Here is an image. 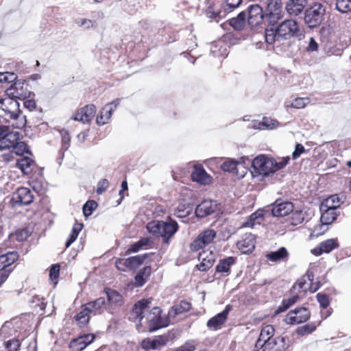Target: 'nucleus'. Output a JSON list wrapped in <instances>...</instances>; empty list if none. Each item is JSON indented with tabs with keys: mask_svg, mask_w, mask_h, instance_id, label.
<instances>
[{
	"mask_svg": "<svg viewBox=\"0 0 351 351\" xmlns=\"http://www.w3.org/2000/svg\"><path fill=\"white\" fill-rule=\"evenodd\" d=\"M12 199L19 204L28 205L33 202L34 196L30 189L21 187L17 190Z\"/></svg>",
	"mask_w": 351,
	"mask_h": 351,
	"instance_id": "21",
	"label": "nucleus"
},
{
	"mask_svg": "<svg viewBox=\"0 0 351 351\" xmlns=\"http://www.w3.org/2000/svg\"><path fill=\"white\" fill-rule=\"evenodd\" d=\"M5 135L0 141V151L12 148L19 139L21 134L18 131H11L10 125H8L5 130Z\"/></svg>",
	"mask_w": 351,
	"mask_h": 351,
	"instance_id": "14",
	"label": "nucleus"
},
{
	"mask_svg": "<svg viewBox=\"0 0 351 351\" xmlns=\"http://www.w3.org/2000/svg\"><path fill=\"white\" fill-rule=\"evenodd\" d=\"M234 263V258L232 256L221 260L216 267L218 272H228L230 267Z\"/></svg>",
	"mask_w": 351,
	"mask_h": 351,
	"instance_id": "43",
	"label": "nucleus"
},
{
	"mask_svg": "<svg viewBox=\"0 0 351 351\" xmlns=\"http://www.w3.org/2000/svg\"><path fill=\"white\" fill-rule=\"evenodd\" d=\"M246 14L244 12H240L237 17L232 18L229 21V24L235 30H242L245 25Z\"/></svg>",
	"mask_w": 351,
	"mask_h": 351,
	"instance_id": "38",
	"label": "nucleus"
},
{
	"mask_svg": "<svg viewBox=\"0 0 351 351\" xmlns=\"http://www.w3.org/2000/svg\"><path fill=\"white\" fill-rule=\"evenodd\" d=\"M337 208L325 207L324 209H321L322 214L321 216V221L322 223L327 225L332 223L337 217L336 213Z\"/></svg>",
	"mask_w": 351,
	"mask_h": 351,
	"instance_id": "33",
	"label": "nucleus"
},
{
	"mask_svg": "<svg viewBox=\"0 0 351 351\" xmlns=\"http://www.w3.org/2000/svg\"><path fill=\"white\" fill-rule=\"evenodd\" d=\"M266 256L270 261L278 262L287 259L289 256V252L285 247H281L277 251L267 254Z\"/></svg>",
	"mask_w": 351,
	"mask_h": 351,
	"instance_id": "37",
	"label": "nucleus"
},
{
	"mask_svg": "<svg viewBox=\"0 0 351 351\" xmlns=\"http://www.w3.org/2000/svg\"><path fill=\"white\" fill-rule=\"evenodd\" d=\"M82 225L79 223H75L72 229L71 234H69V237L66 241L65 246L66 247H69L77 238L80 231L82 230Z\"/></svg>",
	"mask_w": 351,
	"mask_h": 351,
	"instance_id": "53",
	"label": "nucleus"
},
{
	"mask_svg": "<svg viewBox=\"0 0 351 351\" xmlns=\"http://www.w3.org/2000/svg\"><path fill=\"white\" fill-rule=\"evenodd\" d=\"M152 302V298L143 299L136 303L132 309V315L141 322L142 319L145 317V314L150 308V304Z\"/></svg>",
	"mask_w": 351,
	"mask_h": 351,
	"instance_id": "20",
	"label": "nucleus"
},
{
	"mask_svg": "<svg viewBox=\"0 0 351 351\" xmlns=\"http://www.w3.org/2000/svg\"><path fill=\"white\" fill-rule=\"evenodd\" d=\"M178 225L176 221H169L154 220L149 222L147 229L149 232L154 235L163 238L165 243H168L169 239L177 232Z\"/></svg>",
	"mask_w": 351,
	"mask_h": 351,
	"instance_id": "1",
	"label": "nucleus"
},
{
	"mask_svg": "<svg viewBox=\"0 0 351 351\" xmlns=\"http://www.w3.org/2000/svg\"><path fill=\"white\" fill-rule=\"evenodd\" d=\"M191 308V304L186 301L182 300L178 304L172 306L168 312L169 318L173 319L177 315L187 312Z\"/></svg>",
	"mask_w": 351,
	"mask_h": 351,
	"instance_id": "29",
	"label": "nucleus"
},
{
	"mask_svg": "<svg viewBox=\"0 0 351 351\" xmlns=\"http://www.w3.org/2000/svg\"><path fill=\"white\" fill-rule=\"evenodd\" d=\"M147 257V254H145L143 255H137L134 256H132L128 258L130 265V269H135L138 267L141 264L143 263L145 259Z\"/></svg>",
	"mask_w": 351,
	"mask_h": 351,
	"instance_id": "50",
	"label": "nucleus"
},
{
	"mask_svg": "<svg viewBox=\"0 0 351 351\" xmlns=\"http://www.w3.org/2000/svg\"><path fill=\"white\" fill-rule=\"evenodd\" d=\"M20 346V341L16 339H12L5 342V347L7 351H19Z\"/></svg>",
	"mask_w": 351,
	"mask_h": 351,
	"instance_id": "61",
	"label": "nucleus"
},
{
	"mask_svg": "<svg viewBox=\"0 0 351 351\" xmlns=\"http://www.w3.org/2000/svg\"><path fill=\"white\" fill-rule=\"evenodd\" d=\"M339 247L337 239H330L322 242L319 246L311 250L312 254L315 256H319L323 253H330L333 250Z\"/></svg>",
	"mask_w": 351,
	"mask_h": 351,
	"instance_id": "22",
	"label": "nucleus"
},
{
	"mask_svg": "<svg viewBox=\"0 0 351 351\" xmlns=\"http://www.w3.org/2000/svg\"><path fill=\"white\" fill-rule=\"evenodd\" d=\"M60 266L59 264L52 265L49 269V278L55 285L57 284V280L59 277Z\"/></svg>",
	"mask_w": 351,
	"mask_h": 351,
	"instance_id": "60",
	"label": "nucleus"
},
{
	"mask_svg": "<svg viewBox=\"0 0 351 351\" xmlns=\"http://www.w3.org/2000/svg\"><path fill=\"white\" fill-rule=\"evenodd\" d=\"M192 180L200 184H208L211 182L212 178L206 173L202 166L195 165L191 173Z\"/></svg>",
	"mask_w": 351,
	"mask_h": 351,
	"instance_id": "23",
	"label": "nucleus"
},
{
	"mask_svg": "<svg viewBox=\"0 0 351 351\" xmlns=\"http://www.w3.org/2000/svg\"><path fill=\"white\" fill-rule=\"evenodd\" d=\"M310 317V312L306 308H298L288 313L285 322L288 324L295 325L306 322Z\"/></svg>",
	"mask_w": 351,
	"mask_h": 351,
	"instance_id": "9",
	"label": "nucleus"
},
{
	"mask_svg": "<svg viewBox=\"0 0 351 351\" xmlns=\"http://www.w3.org/2000/svg\"><path fill=\"white\" fill-rule=\"evenodd\" d=\"M17 167L24 174H29L33 169L34 161L29 156H23L17 160Z\"/></svg>",
	"mask_w": 351,
	"mask_h": 351,
	"instance_id": "32",
	"label": "nucleus"
},
{
	"mask_svg": "<svg viewBox=\"0 0 351 351\" xmlns=\"http://www.w3.org/2000/svg\"><path fill=\"white\" fill-rule=\"evenodd\" d=\"M215 237L216 232L214 230L206 229L191 243L190 248L192 251H198L212 243Z\"/></svg>",
	"mask_w": 351,
	"mask_h": 351,
	"instance_id": "5",
	"label": "nucleus"
},
{
	"mask_svg": "<svg viewBox=\"0 0 351 351\" xmlns=\"http://www.w3.org/2000/svg\"><path fill=\"white\" fill-rule=\"evenodd\" d=\"M239 165L240 163L234 160L227 159L221 164V168L224 171L234 173Z\"/></svg>",
	"mask_w": 351,
	"mask_h": 351,
	"instance_id": "55",
	"label": "nucleus"
},
{
	"mask_svg": "<svg viewBox=\"0 0 351 351\" xmlns=\"http://www.w3.org/2000/svg\"><path fill=\"white\" fill-rule=\"evenodd\" d=\"M106 293L109 303L114 306H120L123 303V297L117 291L107 289Z\"/></svg>",
	"mask_w": 351,
	"mask_h": 351,
	"instance_id": "40",
	"label": "nucleus"
},
{
	"mask_svg": "<svg viewBox=\"0 0 351 351\" xmlns=\"http://www.w3.org/2000/svg\"><path fill=\"white\" fill-rule=\"evenodd\" d=\"M326 7L320 3H315L307 8L304 14V22L311 28L317 27L324 19Z\"/></svg>",
	"mask_w": 351,
	"mask_h": 351,
	"instance_id": "2",
	"label": "nucleus"
},
{
	"mask_svg": "<svg viewBox=\"0 0 351 351\" xmlns=\"http://www.w3.org/2000/svg\"><path fill=\"white\" fill-rule=\"evenodd\" d=\"M230 308L231 307L228 305L222 312L208 319L206 324L207 327L212 330L220 329L227 320Z\"/></svg>",
	"mask_w": 351,
	"mask_h": 351,
	"instance_id": "15",
	"label": "nucleus"
},
{
	"mask_svg": "<svg viewBox=\"0 0 351 351\" xmlns=\"http://www.w3.org/2000/svg\"><path fill=\"white\" fill-rule=\"evenodd\" d=\"M199 261L201 263L197 265V267L200 271H207L214 264L215 261V256L212 252H202L199 253Z\"/></svg>",
	"mask_w": 351,
	"mask_h": 351,
	"instance_id": "25",
	"label": "nucleus"
},
{
	"mask_svg": "<svg viewBox=\"0 0 351 351\" xmlns=\"http://www.w3.org/2000/svg\"><path fill=\"white\" fill-rule=\"evenodd\" d=\"M310 102L311 99L308 97H296L291 102H285V108L287 110L289 108L302 109L305 108Z\"/></svg>",
	"mask_w": 351,
	"mask_h": 351,
	"instance_id": "34",
	"label": "nucleus"
},
{
	"mask_svg": "<svg viewBox=\"0 0 351 351\" xmlns=\"http://www.w3.org/2000/svg\"><path fill=\"white\" fill-rule=\"evenodd\" d=\"M91 315H93L91 309L88 307L86 304L83 306L82 311L75 315V320L80 326H84L88 322Z\"/></svg>",
	"mask_w": 351,
	"mask_h": 351,
	"instance_id": "39",
	"label": "nucleus"
},
{
	"mask_svg": "<svg viewBox=\"0 0 351 351\" xmlns=\"http://www.w3.org/2000/svg\"><path fill=\"white\" fill-rule=\"evenodd\" d=\"M168 341L169 338L165 335L156 336L154 339L146 338L142 341L141 346L145 350H160Z\"/></svg>",
	"mask_w": 351,
	"mask_h": 351,
	"instance_id": "16",
	"label": "nucleus"
},
{
	"mask_svg": "<svg viewBox=\"0 0 351 351\" xmlns=\"http://www.w3.org/2000/svg\"><path fill=\"white\" fill-rule=\"evenodd\" d=\"M106 301L104 298H99L93 302L87 303L88 307L91 309L93 315L101 313L105 308Z\"/></svg>",
	"mask_w": 351,
	"mask_h": 351,
	"instance_id": "41",
	"label": "nucleus"
},
{
	"mask_svg": "<svg viewBox=\"0 0 351 351\" xmlns=\"http://www.w3.org/2000/svg\"><path fill=\"white\" fill-rule=\"evenodd\" d=\"M274 332L275 329L273 326L267 325L264 326L261 331L259 337L256 343H258V346H260V343H262L263 341H268L269 340L274 339L275 338L273 337Z\"/></svg>",
	"mask_w": 351,
	"mask_h": 351,
	"instance_id": "35",
	"label": "nucleus"
},
{
	"mask_svg": "<svg viewBox=\"0 0 351 351\" xmlns=\"http://www.w3.org/2000/svg\"><path fill=\"white\" fill-rule=\"evenodd\" d=\"M150 239L147 237L142 238L138 241L136 242L133 244L130 248H129L127 251L128 253H134L138 252L143 247L147 246L151 243Z\"/></svg>",
	"mask_w": 351,
	"mask_h": 351,
	"instance_id": "46",
	"label": "nucleus"
},
{
	"mask_svg": "<svg viewBox=\"0 0 351 351\" xmlns=\"http://www.w3.org/2000/svg\"><path fill=\"white\" fill-rule=\"evenodd\" d=\"M273 162L271 158H266L264 156H257L252 163V173L263 176L274 173Z\"/></svg>",
	"mask_w": 351,
	"mask_h": 351,
	"instance_id": "4",
	"label": "nucleus"
},
{
	"mask_svg": "<svg viewBox=\"0 0 351 351\" xmlns=\"http://www.w3.org/2000/svg\"><path fill=\"white\" fill-rule=\"evenodd\" d=\"M17 76L14 72H0V82L1 83L14 82Z\"/></svg>",
	"mask_w": 351,
	"mask_h": 351,
	"instance_id": "58",
	"label": "nucleus"
},
{
	"mask_svg": "<svg viewBox=\"0 0 351 351\" xmlns=\"http://www.w3.org/2000/svg\"><path fill=\"white\" fill-rule=\"evenodd\" d=\"M267 214V213L263 210H258L248 217L242 226L253 228L256 225H261L264 221L265 215Z\"/></svg>",
	"mask_w": 351,
	"mask_h": 351,
	"instance_id": "28",
	"label": "nucleus"
},
{
	"mask_svg": "<svg viewBox=\"0 0 351 351\" xmlns=\"http://www.w3.org/2000/svg\"><path fill=\"white\" fill-rule=\"evenodd\" d=\"M336 9L341 13L351 12V0H336Z\"/></svg>",
	"mask_w": 351,
	"mask_h": 351,
	"instance_id": "52",
	"label": "nucleus"
},
{
	"mask_svg": "<svg viewBox=\"0 0 351 351\" xmlns=\"http://www.w3.org/2000/svg\"><path fill=\"white\" fill-rule=\"evenodd\" d=\"M18 323L19 320L5 322L0 329V335L3 337L11 335L12 330L13 329L14 325L17 324Z\"/></svg>",
	"mask_w": 351,
	"mask_h": 351,
	"instance_id": "51",
	"label": "nucleus"
},
{
	"mask_svg": "<svg viewBox=\"0 0 351 351\" xmlns=\"http://www.w3.org/2000/svg\"><path fill=\"white\" fill-rule=\"evenodd\" d=\"M151 267H145L136 275L134 284L136 287H142L147 281L151 274Z\"/></svg>",
	"mask_w": 351,
	"mask_h": 351,
	"instance_id": "36",
	"label": "nucleus"
},
{
	"mask_svg": "<svg viewBox=\"0 0 351 351\" xmlns=\"http://www.w3.org/2000/svg\"><path fill=\"white\" fill-rule=\"evenodd\" d=\"M146 320L150 332L167 327L171 322L169 317L167 318L161 317V310L158 307L152 308L151 311L147 315Z\"/></svg>",
	"mask_w": 351,
	"mask_h": 351,
	"instance_id": "3",
	"label": "nucleus"
},
{
	"mask_svg": "<svg viewBox=\"0 0 351 351\" xmlns=\"http://www.w3.org/2000/svg\"><path fill=\"white\" fill-rule=\"evenodd\" d=\"M316 325L313 323L307 324L300 326L297 328V333L300 335L304 336L311 334L316 329Z\"/></svg>",
	"mask_w": 351,
	"mask_h": 351,
	"instance_id": "57",
	"label": "nucleus"
},
{
	"mask_svg": "<svg viewBox=\"0 0 351 351\" xmlns=\"http://www.w3.org/2000/svg\"><path fill=\"white\" fill-rule=\"evenodd\" d=\"M286 349L285 338L283 337H277L272 340L263 341L262 343H256L254 350L258 351H285Z\"/></svg>",
	"mask_w": 351,
	"mask_h": 351,
	"instance_id": "8",
	"label": "nucleus"
},
{
	"mask_svg": "<svg viewBox=\"0 0 351 351\" xmlns=\"http://www.w3.org/2000/svg\"><path fill=\"white\" fill-rule=\"evenodd\" d=\"M279 124V122L276 119L264 117L261 121H252L251 127L258 130H272L277 128Z\"/></svg>",
	"mask_w": 351,
	"mask_h": 351,
	"instance_id": "27",
	"label": "nucleus"
},
{
	"mask_svg": "<svg viewBox=\"0 0 351 351\" xmlns=\"http://www.w3.org/2000/svg\"><path fill=\"white\" fill-rule=\"evenodd\" d=\"M293 210V205L290 202H276L271 209V213L274 217H283L291 213Z\"/></svg>",
	"mask_w": 351,
	"mask_h": 351,
	"instance_id": "26",
	"label": "nucleus"
},
{
	"mask_svg": "<svg viewBox=\"0 0 351 351\" xmlns=\"http://www.w3.org/2000/svg\"><path fill=\"white\" fill-rule=\"evenodd\" d=\"M278 35L282 40H287L294 36L299 31L298 23L293 19L285 20L277 27Z\"/></svg>",
	"mask_w": 351,
	"mask_h": 351,
	"instance_id": "6",
	"label": "nucleus"
},
{
	"mask_svg": "<svg viewBox=\"0 0 351 351\" xmlns=\"http://www.w3.org/2000/svg\"><path fill=\"white\" fill-rule=\"evenodd\" d=\"M95 113L96 107L93 104L87 105L75 113L73 119L83 123H89L95 117Z\"/></svg>",
	"mask_w": 351,
	"mask_h": 351,
	"instance_id": "18",
	"label": "nucleus"
},
{
	"mask_svg": "<svg viewBox=\"0 0 351 351\" xmlns=\"http://www.w3.org/2000/svg\"><path fill=\"white\" fill-rule=\"evenodd\" d=\"M97 204L94 200H89L86 202L83 206V213L86 217L92 215L93 212L96 209Z\"/></svg>",
	"mask_w": 351,
	"mask_h": 351,
	"instance_id": "59",
	"label": "nucleus"
},
{
	"mask_svg": "<svg viewBox=\"0 0 351 351\" xmlns=\"http://www.w3.org/2000/svg\"><path fill=\"white\" fill-rule=\"evenodd\" d=\"M317 299L322 308H325L329 305V299L326 294L318 293Z\"/></svg>",
	"mask_w": 351,
	"mask_h": 351,
	"instance_id": "64",
	"label": "nucleus"
},
{
	"mask_svg": "<svg viewBox=\"0 0 351 351\" xmlns=\"http://www.w3.org/2000/svg\"><path fill=\"white\" fill-rule=\"evenodd\" d=\"M9 118L11 119V126L14 128H22L26 124V120L25 116H23L20 112H18L16 116H10Z\"/></svg>",
	"mask_w": 351,
	"mask_h": 351,
	"instance_id": "48",
	"label": "nucleus"
},
{
	"mask_svg": "<svg viewBox=\"0 0 351 351\" xmlns=\"http://www.w3.org/2000/svg\"><path fill=\"white\" fill-rule=\"evenodd\" d=\"M210 52L215 58H223L228 55L227 46L222 41L214 43L211 45Z\"/></svg>",
	"mask_w": 351,
	"mask_h": 351,
	"instance_id": "30",
	"label": "nucleus"
},
{
	"mask_svg": "<svg viewBox=\"0 0 351 351\" xmlns=\"http://www.w3.org/2000/svg\"><path fill=\"white\" fill-rule=\"evenodd\" d=\"M60 134L62 136V147L64 149H67L68 147H69V143H70V140H71L70 135H69V132L65 130H61Z\"/></svg>",
	"mask_w": 351,
	"mask_h": 351,
	"instance_id": "63",
	"label": "nucleus"
},
{
	"mask_svg": "<svg viewBox=\"0 0 351 351\" xmlns=\"http://www.w3.org/2000/svg\"><path fill=\"white\" fill-rule=\"evenodd\" d=\"M278 30L276 28L267 29L265 32V40L269 45H274L276 42L282 40L280 36L278 35Z\"/></svg>",
	"mask_w": 351,
	"mask_h": 351,
	"instance_id": "42",
	"label": "nucleus"
},
{
	"mask_svg": "<svg viewBox=\"0 0 351 351\" xmlns=\"http://www.w3.org/2000/svg\"><path fill=\"white\" fill-rule=\"evenodd\" d=\"M95 339V335L87 334L72 340L69 344L71 351H82Z\"/></svg>",
	"mask_w": 351,
	"mask_h": 351,
	"instance_id": "19",
	"label": "nucleus"
},
{
	"mask_svg": "<svg viewBox=\"0 0 351 351\" xmlns=\"http://www.w3.org/2000/svg\"><path fill=\"white\" fill-rule=\"evenodd\" d=\"M282 3L280 0H269L267 7L266 18L271 25H274L282 18Z\"/></svg>",
	"mask_w": 351,
	"mask_h": 351,
	"instance_id": "7",
	"label": "nucleus"
},
{
	"mask_svg": "<svg viewBox=\"0 0 351 351\" xmlns=\"http://www.w3.org/2000/svg\"><path fill=\"white\" fill-rule=\"evenodd\" d=\"M271 160H273V167L274 168V173L283 169L288 163L290 160V158L289 156L287 157H282V158H278L277 159H274L271 158Z\"/></svg>",
	"mask_w": 351,
	"mask_h": 351,
	"instance_id": "56",
	"label": "nucleus"
},
{
	"mask_svg": "<svg viewBox=\"0 0 351 351\" xmlns=\"http://www.w3.org/2000/svg\"><path fill=\"white\" fill-rule=\"evenodd\" d=\"M75 23L80 27L84 29H95L97 27V23L95 21H92L85 18H77L75 20Z\"/></svg>",
	"mask_w": 351,
	"mask_h": 351,
	"instance_id": "44",
	"label": "nucleus"
},
{
	"mask_svg": "<svg viewBox=\"0 0 351 351\" xmlns=\"http://www.w3.org/2000/svg\"><path fill=\"white\" fill-rule=\"evenodd\" d=\"M0 108L5 111L8 117L10 116L17 117L18 112H21L19 103L16 99L9 96L4 98L0 97Z\"/></svg>",
	"mask_w": 351,
	"mask_h": 351,
	"instance_id": "11",
	"label": "nucleus"
},
{
	"mask_svg": "<svg viewBox=\"0 0 351 351\" xmlns=\"http://www.w3.org/2000/svg\"><path fill=\"white\" fill-rule=\"evenodd\" d=\"M290 217V223L293 226H298L302 223L304 220L305 213L302 210H295L291 212Z\"/></svg>",
	"mask_w": 351,
	"mask_h": 351,
	"instance_id": "54",
	"label": "nucleus"
},
{
	"mask_svg": "<svg viewBox=\"0 0 351 351\" xmlns=\"http://www.w3.org/2000/svg\"><path fill=\"white\" fill-rule=\"evenodd\" d=\"M14 153L18 156H23L24 154L31 155V152L29 150L27 145L23 141H18L12 147Z\"/></svg>",
	"mask_w": 351,
	"mask_h": 351,
	"instance_id": "49",
	"label": "nucleus"
},
{
	"mask_svg": "<svg viewBox=\"0 0 351 351\" xmlns=\"http://www.w3.org/2000/svg\"><path fill=\"white\" fill-rule=\"evenodd\" d=\"M121 99L117 98L112 102L107 104L101 110L100 115L97 117L96 122L98 125H104L110 120L111 116L120 104Z\"/></svg>",
	"mask_w": 351,
	"mask_h": 351,
	"instance_id": "12",
	"label": "nucleus"
},
{
	"mask_svg": "<svg viewBox=\"0 0 351 351\" xmlns=\"http://www.w3.org/2000/svg\"><path fill=\"white\" fill-rule=\"evenodd\" d=\"M217 204L211 199H205L199 204L195 209V215L197 217L203 218L215 212Z\"/></svg>",
	"mask_w": 351,
	"mask_h": 351,
	"instance_id": "17",
	"label": "nucleus"
},
{
	"mask_svg": "<svg viewBox=\"0 0 351 351\" xmlns=\"http://www.w3.org/2000/svg\"><path fill=\"white\" fill-rule=\"evenodd\" d=\"M19 258L16 252H8L0 255V271L13 264Z\"/></svg>",
	"mask_w": 351,
	"mask_h": 351,
	"instance_id": "31",
	"label": "nucleus"
},
{
	"mask_svg": "<svg viewBox=\"0 0 351 351\" xmlns=\"http://www.w3.org/2000/svg\"><path fill=\"white\" fill-rule=\"evenodd\" d=\"M7 96L12 97L16 99H23L29 97V91L27 89V84L21 80H16L5 91Z\"/></svg>",
	"mask_w": 351,
	"mask_h": 351,
	"instance_id": "10",
	"label": "nucleus"
},
{
	"mask_svg": "<svg viewBox=\"0 0 351 351\" xmlns=\"http://www.w3.org/2000/svg\"><path fill=\"white\" fill-rule=\"evenodd\" d=\"M307 2L308 0H288L285 10L289 15L298 16L304 10Z\"/></svg>",
	"mask_w": 351,
	"mask_h": 351,
	"instance_id": "24",
	"label": "nucleus"
},
{
	"mask_svg": "<svg viewBox=\"0 0 351 351\" xmlns=\"http://www.w3.org/2000/svg\"><path fill=\"white\" fill-rule=\"evenodd\" d=\"M340 206V199L337 195H331L325 199L322 204L320 209H324L325 207L337 208Z\"/></svg>",
	"mask_w": 351,
	"mask_h": 351,
	"instance_id": "45",
	"label": "nucleus"
},
{
	"mask_svg": "<svg viewBox=\"0 0 351 351\" xmlns=\"http://www.w3.org/2000/svg\"><path fill=\"white\" fill-rule=\"evenodd\" d=\"M264 19L262 8L257 5H252L248 8V24L252 27H257L260 25Z\"/></svg>",
	"mask_w": 351,
	"mask_h": 351,
	"instance_id": "13",
	"label": "nucleus"
},
{
	"mask_svg": "<svg viewBox=\"0 0 351 351\" xmlns=\"http://www.w3.org/2000/svg\"><path fill=\"white\" fill-rule=\"evenodd\" d=\"M252 237V236L250 235L249 238L243 239L242 241L238 242V247L243 250L244 252H250L254 250V242Z\"/></svg>",
	"mask_w": 351,
	"mask_h": 351,
	"instance_id": "47",
	"label": "nucleus"
},
{
	"mask_svg": "<svg viewBox=\"0 0 351 351\" xmlns=\"http://www.w3.org/2000/svg\"><path fill=\"white\" fill-rule=\"evenodd\" d=\"M242 0H225L223 8L226 11L231 12L238 8Z\"/></svg>",
	"mask_w": 351,
	"mask_h": 351,
	"instance_id": "62",
	"label": "nucleus"
}]
</instances>
